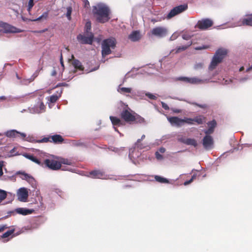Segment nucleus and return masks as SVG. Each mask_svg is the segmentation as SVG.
<instances>
[{
  "label": "nucleus",
  "instance_id": "obj_1",
  "mask_svg": "<svg viewBox=\"0 0 252 252\" xmlns=\"http://www.w3.org/2000/svg\"><path fill=\"white\" fill-rule=\"evenodd\" d=\"M93 12L97 22L104 23L110 19V10L105 4L99 3L93 7Z\"/></svg>",
  "mask_w": 252,
  "mask_h": 252
},
{
  "label": "nucleus",
  "instance_id": "obj_2",
  "mask_svg": "<svg viewBox=\"0 0 252 252\" xmlns=\"http://www.w3.org/2000/svg\"><path fill=\"white\" fill-rule=\"evenodd\" d=\"M116 40L113 37L104 39L101 43V55L103 58L112 53L111 49H114L116 47Z\"/></svg>",
  "mask_w": 252,
  "mask_h": 252
},
{
  "label": "nucleus",
  "instance_id": "obj_3",
  "mask_svg": "<svg viewBox=\"0 0 252 252\" xmlns=\"http://www.w3.org/2000/svg\"><path fill=\"white\" fill-rule=\"evenodd\" d=\"M227 54V51L226 49L220 48L217 50L212 59L209 69L210 70L215 69L218 64L222 62Z\"/></svg>",
  "mask_w": 252,
  "mask_h": 252
},
{
  "label": "nucleus",
  "instance_id": "obj_4",
  "mask_svg": "<svg viewBox=\"0 0 252 252\" xmlns=\"http://www.w3.org/2000/svg\"><path fill=\"white\" fill-rule=\"evenodd\" d=\"M64 139L60 134L49 135L48 137H44L41 139L36 140L37 143H53L55 144H61L64 142Z\"/></svg>",
  "mask_w": 252,
  "mask_h": 252
},
{
  "label": "nucleus",
  "instance_id": "obj_5",
  "mask_svg": "<svg viewBox=\"0 0 252 252\" xmlns=\"http://www.w3.org/2000/svg\"><path fill=\"white\" fill-rule=\"evenodd\" d=\"M188 8L187 4H181L174 7L170 10L167 16V18L169 19L176 15L185 11Z\"/></svg>",
  "mask_w": 252,
  "mask_h": 252
},
{
  "label": "nucleus",
  "instance_id": "obj_6",
  "mask_svg": "<svg viewBox=\"0 0 252 252\" xmlns=\"http://www.w3.org/2000/svg\"><path fill=\"white\" fill-rule=\"evenodd\" d=\"M213 21L211 19L204 18L199 20L196 27L200 30H206L213 26Z\"/></svg>",
  "mask_w": 252,
  "mask_h": 252
},
{
  "label": "nucleus",
  "instance_id": "obj_7",
  "mask_svg": "<svg viewBox=\"0 0 252 252\" xmlns=\"http://www.w3.org/2000/svg\"><path fill=\"white\" fill-rule=\"evenodd\" d=\"M44 163L47 167L53 170H58L62 167L59 161L53 159H46Z\"/></svg>",
  "mask_w": 252,
  "mask_h": 252
},
{
  "label": "nucleus",
  "instance_id": "obj_8",
  "mask_svg": "<svg viewBox=\"0 0 252 252\" xmlns=\"http://www.w3.org/2000/svg\"><path fill=\"white\" fill-rule=\"evenodd\" d=\"M134 112L131 113L128 110L125 109L121 112L120 116L126 122L131 124L134 120Z\"/></svg>",
  "mask_w": 252,
  "mask_h": 252
},
{
  "label": "nucleus",
  "instance_id": "obj_9",
  "mask_svg": "<svg viewBox=\"0 0 252 252\" xmlns=\"http://www.w3.org/2000/svg\"><path fill=\"white\" fill-rule=\"evenodd\" d=\"M0 27L1 28V31L5 33H16L19 32L16 28L6 23L0 22Z\"/></svg>",
  "mask_w": 252,
  "mask_h": 252
},
{
  "label": "nucleus",
  "instance_id": "obj_10",
  "mask_svg": "<svg viewBox=\"0 0 252 252\" xmlns=\"http://www.w3.org/2000/svg\"><path fill=\"white\" fill-rule=\"evenodd\" d=\"M151 33L155 36L158 37H162L166 35L167 33V30L166 28L157 27L152 30Z\"/></svg>",
  "mask_w": 252,
  "mask_h": 252
},
{
  "label": "nucleus",
  "instance_id": "obj_11",
  "mask_svg": "<svg viewBox=\"0 0 252 252\" xmlns=\"http://www.w3.org/2000/svg\"><path fill=\"white\" fill-rule=\"evenodd\" d=\"M4 134L6 137L11 138L20 137L24 139L26 137L25 133L19 132L15 129L8 130L5 132Z\"/></svg>",
  "mask_w": 252,
  "mask_h": 252
},
{
  "label": "nucleus",
  "instance_id": "obj_12",
  "mask_svg": "<svg viewBox=\"0 0 252 252\" xmlns=\"http://www.w3.org/2000/svg\"><path fill=\"white\" fill-rule=\"evenodd\" d=\"M210 134H206L202 140V144L204 148L206 150L211 149L214 145V140Z\"/></svg>",
  "mask_w": 252,
  "mask_h": 252
},
{
  "label": "nucleus",
  "instance_id": "obj_13",
  "mask_svg": "<svg viewBox=\"0 0 252 252\" xmlns=\"http://www.w3.org/2000/svg\"><path fill=\"white\" fill-rule=\"evenodd\" d=\"M93 38L94 35L92 33H91V35L89 36H86L84 35L79 34L77 37V39L80 43H81V44H92L93 41Z\"/></svg>",
  "mask_w": 252,
  "mask_h": 252
},
{
  "label": "nucleus",
  "instance_id": "obj_14",
  "mask_svg": "<svg viewBox=\"0 0 252 252\" xmlns=\"http://www.w3.org/2000/svg\"><path fill=\"white\" fill-rule=\"evenodd\" d=\"M16 174L20 175V177L22 180H26L28 182L32 185H33L35 182V180L33 177L25 173V172L18 171L16 172Z\"/></svg>",
  "mask_w": 252,
  "mask_h": 252
},
{
  "label": "nucleus",
  "instance_id": "obj_15",
  "mask_svg": "<svg viewBox=\"0 0 252 252\" xmlns=\"http://www.w3.org/2000/svg\"><path fill=\"white\" fill-rule=\"evenodd\" d=\"M177 80L193 84H199L202 82L201 79L196 77L189 78L187 77H180L178 78Z\"/></svg>",
  "mask_w": 252,
  "mask_h": 252
},
{
  "label": "nucleus",
  "instance_id": "obj_16",
  "mask_svg": "<svg viewBox=\"0 0 252 252\" xmlns=\"http://www.w3.org/2000/svg\"><path fill=\"white\" fill-rule=\"evenodd\" d=\"M167 119L173 126L180 127L183 125V119L179 118L177 117H171L168 118Z\"/></svg>",
  "mask_w": 252,
  "mask_h": 252
},
{
  "label": "nucleus",
  "instance_id": "obj_17",
  "mask_svg": "<svg viewBox=\"0 0 252 252\" xmlns=\"http://www.w3.org/2000/svg\"><path fill=\"white\" fill-rule=\"evenodd\" d=\"M88 176L94 179H104L105 174L100 170H94L90 172Z\"/></svg>",
  "mask_w": 252,
  "mask_h": 252
},
{
  "label": "nucleus",
  "instance_id": "obj_18",
  "mask_svg": "<svg viewBox=\"0 0 252 252\" xmlns=\"http://www.w3.org/2000/svg\"><path fill=\"white\" fill-rule=\"evenodd\" d=\"M240 22L241 25L252 27V13L246 15L241 19Z\"/></svg>",
  "mask_w": 252,
  "mask_h": 252
},
{
  "label": "nucleus",
  "instance_id": "obj_19",
  "mask_svg": "<svg viewBox=\"0 0 252 252\" xmlns=\"http://www.w3.org/2000/svg\"><path fill=\"white\" fill-rule=\"evenodd\" d=\"M18 198L22 202H26L28 198V191L25 188H21L18 192Z\"/></svg>",
  "mask_w": 252,
  "mask_h": 252
},
{
  "label": "nucleus",
  "instance_id": "obj_20",
  "mask_svg": "<svg viewBox=\"0 0 252 252\" xmlns=\"http://www.w3.org/2000/svg\"><path fill=\"white\" fill-rule=\"evenodd\" d=\"M178 141L188 145H192L194 147L197 146V141L194 139L179 138Z\"/></svg>",
  "mask_w": 252,
  "mask_h": 252
},
{
  "label": "nucleus",
  "instance_id": "obj_21",
  "mask_svg": "<svg viewBox=\"0 0 252 252\" xmlns=\"http://www.w3.org/2000/svg\"><path fill=\"white\" fill-rule=\"evenodd\" d=\"M209 128L204 131L205 134H211L214 132L215 128L217 126V122L216 120H213L207 123Z\"/></svg>",
  "mask_w": 252,
  "mask_h": 252
},
{
  "label": "nucleus",
  "instance_id": "obj_22",
  "mask_svg": "<svg viewBox=\"0 0 252 252\" xmlns=\"http://www.w3.org/2000/svg\"><path fill=\"white\" fill-rule=\"evenodd\" d=\"M71 58L72 59L71 63L74 68L81 71L84 70V67L82 64V63L78 60L75 59L74 55H72Z\"/></svg>",
  "mask_w": 252,
  "mask_h": 252
},
{
  "label": "nucleus",
  "instance_id": "obj_23",
  "mask_svg": "<svg viewBox=\"0 0 252 252\" xmlns=\"http://www.w3.org/2000/svg\"><path fill=\"white\" fill-rule=\"evenodd\" d=\"M63 93V90H61L60 91L57 92V94L51 95L48 99V100L52 103H55L61 96Z\"/></svg>",
  "mask_w": 252,
  "mask_h": 252
},
{
  "label": "nucleus",
  "instance_id": "obj_24",
  "mask_svg": "<svg viewBox=\"0 0 252 252\" xmlns=\"http://www.w3.org/2000/svg\"><path fill=\"white\" fill-rule=\"evenodd\" d=\"M110 119L111 121L112 124L113 126H120L124 125V123L122 122L119 118L114 117V116H110Z\"/></svg>",
  "mask_w": 252,
  "mask_h": 252
},
{
  "label": "nucleus",
  "instance_id": "obj_25",
  "mask_svg": "<svg viewBox=\"0 0 252 252\" xmlns=\"http://www.w3.org/2000/svg\"><path fill=\"white\" fill-rule=\"evenodd\" d=\"M16 212L19 214L27 215L32 214L33 212V210L25 208H19L16 209Z\"/></svg>",
  "mask_w": 252,
  "mask_h": 252
},
{
  "label": "nucleus",
  "instance_id": "obj_26",
  "mask_svg": "<svg viewBox=\"0 0 252 252\" xmlns=\"http://www.w3.org/2000/svg\"><path fill=\"white\" fill-rule=\"evenodd\" d=\"M206 121V118L203 115H199L194 118V122H196L198 125L203 124Z\"/></svg>",
  "mask_w": 252,
  "mask_h": 252
},
{
  "label": "nucleus",
  "instance_id": "obj_27",
  "mask_svg": "<svg viewBox=\"0 0 252 252\" xmlns=\"http://www.w3.org/2000/svg\"><path fill=\"white\" fill-rule=\"evenodd\" d=\"M129 38L132 41H136L140 38L139 32L138 31H133L128 36Z\"/></svg>",
  "mask_w": 252,
  "mask_h": 252
},
{
  "label": "nucleus",
  "instance_id": "obj_28",
  "mask_svg": "<svg viewBox=\"0 0 252 252\" xmlns=\"http://www.w3.org/2000/svg\"><path fill=\"white\" fill-rule=\"evenodd\" d=\"M192 41H189L186 45L177 47L176 49L175 53H179L182 51L186 50L192 44Z\"/></svg>",
  "mask_w": 252,
  "mask_h": 252
},
{
  "label": "nucleus",
  "instance_id": "obj_29",
  "mask_svg": "<svg viewBox=\"0 0 252 252\" xmlns=\"http://www.w3.org/2000/svg\"><path fill=\"white\" fill-rule=\"evenodd\" d=\"M133 122L136 124H144L145 123V121L143 117L135 113L134 120H133Z\"/></svg>",
  "mask_w": 252,
  "mask_h": 252
},
{
  "label": "nucleus",
  "instance_id": "obj_30",
  "mask_svg": "<svg viewBox=\"0 0 252 252\" xmlns=\"http://www.w3.org/2000/svg\"><path fill=\"white\" fill-rule=\"evenodd\" d=\"M145 138V135L144 134L142 135L140 139H138L135 145V146L139 149H143L145 146L141 143V141L143 140Z\"/></svg>",
  "mask_w": 252,
  "mask_h": 252
},
{
  "label": "nucleus",
  "instance_id": "obj_31",
  "mask_svg": "<svg viewBox=\"0 0 252 252\" xmlns=\"http://www.w3.org/2000/svg\"><path fill=\"white\" fill-rule=\"evenodd\" d=\"M24 156L26 158L31 160L32 161L36 163H37V164H39L40 163V161L36 157L33 156L32 155L26 154L24 155Z\"/></svg>",
  "mask_w": 252,
  "mask_h": 252
},
{
  "label": "nucleus",
  "instance_id": "obj_32",
  "mask_svg": "<svg viewBox=\"0 0 252 252\" xmlns=\"http://www.w3.org/2000/svg\"><path fill=\"white\" fill-rule=\"evenodd\" d=\"M155 179L156 181L160 183H168L169 181L168 179L156 175L155 176Z\"/></svg>",
  "mask_w": 252,
  "mask_h": 252
},
{
  "label": "nucleus",
  "instance_id": "obj_33",
  "mask_svg": "<svg viewBox=\"0 0 252 252\" xmlns=\"http://www.w3.org/2000/svg\"><path fill=\"white\" fill-rule=\"evenodd\" d=\"M59 162L61 163V165H62V164L71 165L73 163L72 160H71L70 159H68V158H61L59 160Z\"/></svg>",
  "mask_w": 252,
  "mask_h": 252
},
{
  "label": "nucleus",
  "instance_id": "obj_34",
  "mask_svg": "<svg viewBox=\"0 0 252 252\" xmlns=\"http://www.w3.org/2000/svg\"><path fill=\"white\" fill-rule=\"evenodd\" d=\"M132 89L130 88H126V87H122L119 88L118 90V91L123 94H125L126 93H130Z\"/></svg>",
  "mask_w": 252,
  "mask_h": 252
},
{
  "label": "nucleus",
  "instance_id": "obj_35",
  "mask_svg": "<svg viewBox=\"0 0 252 252\" xmlns=\"http://www.w3.org/2000/svg\"><path fill=\"white\" fill-rule=\"evenodd\" d=\"M15 231L14 229L9 230L6 232L4 233L2 235L0 236V239H4L8 237L9 236L12 235Z\"/></svg>",
  "mask_w": 252,
  "mask_h": 252
},
{
  "label": "nucleus",
  "instance_id": "obj_36",
  "mask_svg": "<svg viewBox=\"0 0 252 252\" xmlns=\"http://www.w3.org/2000/svg\"><path fill=\"white\" fill-rule=\"evenodd\" d=\"M48 16V12L46 11L44 12L42 15L39 16L38 18L32 20V21H37L41 20H46Z\"/></svg>",
  "mask_w": 252,
  "mask_h": 252
},
{
  "label": "nucleus",
  "instance_id": "obj_37",
  "mask_svg": "<svg viewBox=\"0 0 252 252\" xmlns=\"http://www.w3.org/2000/svg\"><path fill=\"white\" fill-rule=\"evenodd\" d=\"M7 197V192L4 190L0 189V203L4 200Z\"/></svg>",
  "mask_w": 252,
  "mask_h": 252
},
{
  "label": "nucleus",
  "instance_id": "obj_38",
  "mask_svg": "<svg viewBox=\"0 0 252 252\" xmlns=\"http://www.w3.org/2000/svg\"><path fill=\"white\" fill-rule=\"evenodd\" d=\"M183 125L185 123H187L189 125H193L194 124V118H185L183 119Z\"/></svg>",
  "mask_w": 252,
  "mask_h": 252
},
{
  "label": "nucleus",
  "instance_id": "obj_39",
  "mask_svg": "<svg viewBox=\"0 0 252 252\" xmlns=\"http://www.w3.org/2000/svg\"><path fill=\"white\" fill-rule=\"evenodd\" d=\"M71 12H72V8L71 7H67L66 16L69 20H70L71 19Z\"/></svg>",
  "mask_w": 252,
  "mask_h": 252
},
{
  "label": "nucleus",
  "instance_id": "obj_40",
  "mask_svg": "<svg viewBox=\"0 0 252 252\" xmlns=\"http://www.w3.org/2000/svg\"><path fill=\"white\" fill-rule=\"evenodd\" d=\"M191 104L193 105L197 106L201 108H203V109H206L208 107L207 105L206 104H200L196 102H192V103H191Z\"/></svg>",
  "mask_w": 252,
  "mask_h": 252
},
{
  "label": "nucleus",
  "instance_id": "obj_41",
  "mask_svg": "<svg viewBox=\"0 0 252 252\" xmlns=\"http://www.w3.org/2000/svg\"><path fill=\"white\" fill-rule=\"evenodd\" d=\"M34 0H29V3H28V11H30L32 8V7L34 5Z\"/></svg>",
  "mask_w": 252,
  "mask_h": 252
},
{
  "label": "nucleus",
  "instance_id": "obj_42",
  "mask_svg": "<svg viewBox=\"0 0 252 252\" xmlns=\"http://www.w3.org/2000/svg\"><path fill=\"white\" fill-rule=\"evenodd\" d=\"M39 111L38 112V113L41 112V111L45 110V106L43 102L40 101L39 102Z\"/></svg>",
  "mask_w": 252,
  "mask_h": 252
},
{
  "label": "nucleus",
  "instance_id": "obj_43",
  "mask_svg": "<svg viewBox=\"0 0 252 252\" xmlns=\"http://www.w3.org/2000/svg\"><path fill=\"white\" fill-rule=\"evenodd\" d=\"M146 95L151 99L156 100L157 99V97L155 95L149 93L146 94Z\"/></svg>",
  "mask_w": 252,
  "mask_h": 252
},
{
  "label": "nucleus",
  "instance_id": "obj_44",
  "mask_svg": "<svg viewBox=\"0 0 252 252\" xmlns=\"http://www.w3.org/2000/svg\"><path fill=\"white\" fill-rule=\"evenodd\" d=\"M155 156L157 159L158 160H161L163 159V156L160 154L158 151L156 152Z\"/></svg>",
  "mask_w": 252,
  "mask_h": 252
},
{
  "label": "nucleus",
  "instance_id": "obj_45",
  "mask_svg": "<svg viewBox=\"0 0 252 252\" xmlns=\"http://www.w3.org/2000/svg\"><path fill=\"white\" fill-rule=\"evenodd\" d=\"M86 31L88 32L89 31L91 30V22H87L85 25Z\"/></svg>",
  "mask_w": 252,
  "mask_h": 252
},
{
  "label": "nucleus",
  "instance_id": "obj_46",
  "mask_svg": "<svg viewBox=\"0 0 252 252\" xmlns=\"http://www.w3.org/2000/svg\"><path fill=\"white\" fill-rule=\"evenodd\" d=\"M209 47V46L203 45L202 46L197 47L195 49V50H203V49H207Z\"/></svg>",
  "mask_w": 252,
  "mask_h": 252
},
{
  "label": "nucleus",
  "instance_id": "obj_47",
  "mask_svg": "<svg viewBox=\"0 0 252 252\" xmlns=\"http://www.w3.org/2000/svg\"><path fill=\"white\" fill-rule=\"evenodd\" d=\"M9 227L6 224L0 225V232H3L4 230L8 228Z\"/></svg>",
  "mask_w": 252,
  "mask_h": 252
},
{
  "label": "nucleus",
  "instance_id": "obj_48",
  "mask_svg": "<svg viewBox=\"0 0 252 252\" xmlns=\"http://www.w3.org/2000/svg\"><path fill=\"white\" fill-rule=\"evenodd\" d=\"M161 105H162V108L164 109H165L166 110H168L169 109V106L165 103H164L163 102H161Z\"/></svg>",
  "mask_w": 252,
  "mask_h": 252
},
{
  "label": "nucleus",
  "instance_id": "obj_49",
  "mask_svg": "<svg viewBox=\"0 0 252 252\" xmlns=\"http://www.w3.org/2000/svg\"><path fill=\"white\" fill-rule=\"evenodd\" d=\"M3 161H0V177L3 175L2 167L3 165Z\"/></svg>",
  "mask_w": 252,
  "mask_h": 252
},
{
  "label": "nucleus",
  "instance_id": "obj_50",
  "mask_svg": "<svg viewBox=\"0 0 252 252\" xmlns=\"http://www.w3.org/2000/svg\"><path fill=\"white\" fill-rule=\"evenodd\" d=\"M83 2L85 7H88L90 6V3L88 0H84Z\"/></svg>",
  "mask_w": 252,
  "mask_h": 252
},
{
  "label": "nucleus",
  "instance_id": "obj_51",
  "mask_svg": "<svg viewBox=\"0 0 252 252\" xmlns=\"http://www.w3.org/2000/svg\"><path fill=\"white\" fill-rule=\"evenodd\" d=\"M171 110L173 112H174L175 113H179L181 112V110H180V109H176V108H172Z\"/></svg>",
  "mask_w": 252,
  "mask_h": 252
},
{
  "label": "nucleus",
  "instance_id": "obj_52",
  "mask_svg": "<svg viewBox=\"0 0 252 252\" xmlns=\"http://www.w3.org/2000/svg\"><path fill=\"white\" fill-rule=\"evenodd\" d=\"M60 63L62 66H64L63 62V58L62 54H61L60 59Z\"/></svg>",
  "mask_w": 252,
  "mask_h": 252
},
{
  "label": "nucleus",
  "instance_id": "obj_53",
  "mask_svg": "<svg viewBox=\"0 0 252 252\" xmlns=\"http://www.w3.org/2000/svg\"><path fill=\"white\" fill-rule=\"evenodd\" d=\"M159 152L161 153H164L165 152V149L163 147H161L159 149Z\"/></svg>",
  "mask_w": 252,
  "mask_h": 252
},
{
  "label": "nucleus",
  "instance_id": "obj_54",
  "mask_svg": "<svg viewBox=\"0 0 252 252\" xmlns=\"http://www.w3.org/2000/svg\"><path fill=\"white\" fill-rule=\"evenodd\" d=\"M192 182V180L190 179L189 181H187L185 182L184 184V185L187 186V185L190 184Z\"/></svg>",
  "mask_w": 252,
  "mask_h": 252
},
{
  "label": "nucleus",
  "instance_id": "obj_55",
  "mask_svg": "<svg viewBox=\"0 0 252 252\" xmlns=\"http://www.w3.org/2000/svg\"><path fill=\"white\" fill-rule=\"evenodd\" d=\"M182 37H183V38L185 40H189L190 38V37L187 35H183Z\"/></svg>",
  "mask_w": 252,
  "mask_h": 252
},
{
  "label": "nucleus",
  "instance_id": "obj_56",
  "mask_svg": "<svg viewBox=\"0 0 252 252\" xmlns=\"http://www.w3.org/2000/svg\"><path fill=\"white\" fill-rule=\"evenodd\" d=\"M47 31V29H45L44 30H42V31H34V32H37V33H42V32H45V31Z\"/></svg>",
  "mask_w": 252,
  "mask_h": 252
},
{
  "label": "nucleus",
  "instance_id": "obj_57",
  "mask_svg": "<svg viewBox=\"0 0 252 252\" xmlns=\"http://www.w3.org/2000/svg\"><path fill=\"white\" fill-rule=\"evenodd\" d=\"M13 213V212L9 211L8 212V215L6 216L5 217H4V218H6L7 217L10 216L11 215V214Z\"/></svg>",
  "mask_w": 252,
  "mask_h": 252
},
{
  "label": "nucleus",
  "instance_id": "obj_58",
  "mask_svg": "<svg viewBox=\"0 0 252 252\" xmlns=\"http://www.w3.org/2000/svg\"><path fill=\"white\" fill-rule=\"evenodd\" d=\"M196 176V174H193V176L191 177V178L190 179L191 180H192V181H193V180H194V179H195Z\"/></svg>",
  "mask_w": 252,
  "mask_h": 252
},
{
  "label": "nucleus",
  "instance_id": "obj_59",
  "mask_svg": "<svg viewBox=\"0 0 252 252\" xmlns=\"http://www.w3.org/2000/svg\"><path fill=\"white\" fill-rule=\"evenodd\" d=\"M252 70V66H250V67L248 68L246 70V71L247 72H248L250 70Z\"/></svg>",
  "mask_w": 252,
  "mask_h": 252
},
{
  "label": "nucleus",
  "instance_id": "obj_60",
  "mask_svg": "<svg viewBox=\"0 0 252 252\" xmlns=\"http://www.w3.org/2000/svg\"><path fill=\"white\" fill-rule=\"evenodd\" d=\"M64 86L63 83H59L57 85L56 87Z\"/></svg>",
  "mask_w": 252,
  "mask_h": 252
},
{
  "label": "nucleus",
  "instance_id": "obj_61",
  "mask_svg": "<svg viewBox=\"0 0 252 252\" xmlns=\"http://www.w3.org/2000/svg\"><path fill=\"white\" fill-rule=\"evenodd\" d=\"M244 67L243 66H242L240 68L239 71H242L243 70H244Z\"/></svg>",
  "mask_w": 252,
  "mask_h": 252
},
{
  "label": "nucleus",
  "instance_id": "obj_62",
  "mask_svg": "<svg viewBox=\"0 0 252 252\" xmlns=\"http://www.w3.org/2000/svg\"><path fill=\"white\" fill-rule=\"evenodd\" d=\"M62 170H69V169H64V168H62Z\"/></svg>",
  "mask_w": 252,
  "mask_h": 252
},
{
  "label": "nucleus",
  "instance_id": "obj_63",
  "mask_svg": "<svg viewBox=\"0 0 252 252\" xmlns=\"http://www.w3.org/2000/svg\"><path fill=\"white\" fill-rule=\"evenodd\" d=\"M152 22H157V21H156V20H153H153H152Z\"/></svg>",
  "mask_w": 252,
  "mask_h": 252
},
{
  "label": "nucleus",
  "instance_id": "obj_64",
  "mask_svg": "<svg viewBox=\"0 0 252 252\" xmlns=\"http://www.w3.org/2000/svg\"><path fill=\"white\" fill-rule=\"evenodd\" d=\"M2 135V134L1 133H0V136H1ZM1 144V141L0 140V144Z\"/></svg>",
  "mask_w": 252,
  "mask_h": 252
}]
</instances>
